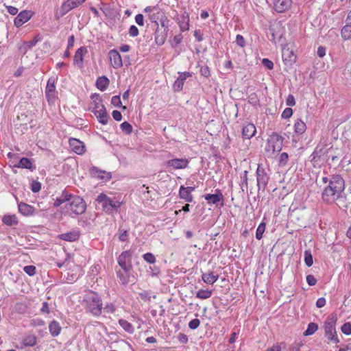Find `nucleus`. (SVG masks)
I'll return each instance as SVG.
<instances>
[{"label": "nucleus", "instance_id": "f257e3e1", "mask_svg": "<svg viewBox=\"0 0 351 351\" xmlns=\"http://www.w3.org/2000/svg\"><path fill=\"white\" fill-rule=\"evenodd\" d=\"M322 182L328 185L324 188L322 193V199L327 203H333L341 197L345 189V182L339 175H333L329 178H322Z\"/></svg>", "mask_w": 351, "mask_h": 351}, {"label": "nucleus", "instance_id": "f03ea898", "mask_svg": "<svg viewBox=\"0 0 351 351\" xmlns=\"http://www.w3.org/2000/svg\"><path fill=\"white\" fill-rule=\"evenodd\" d=\"M84 306L87 312L95 317L101 314L102 301L101 298L95 292H90L83 300Z\"/></svg>", "mask_w": 351, "mask_h": 351}, {"label": "nucleus", "instance_id": "7ed1b4c3", "mask_svg": "<svg viewBox=\"0 0 351 351\" xmlns=\"http://www.w3.org/2000/svg\"><path fill=\"white\" fill-rule=\"evenodd\" d=\"M96 200L101 204L102 209L108 214L117 212L121 206V202L119 200L115 197L111 198L104 193H100Z\"/></svg>", "mask_w": 351, "mask_h": 351}, {"label": "nucleus", "instance_id": "20e7f679", "mask_svg": "<svg viewBox=\"0 0 351 351\" xmlns=\"http://www.w3.org/2000/svg\"><path fill=\"white\" fill-rule=\"evenodd\" d=\"M336 322V317L335 315H330L325 320L324 325L325 337L330 342L333 343L339 342L335 328Z\"/></svg>", "mask_w": 351, "mask_h": 351}, {"label": "nucleus", "instance_id": "39448f33", "mask_svg": "<svg viewBox=\"0 0 351 351\" xmlns=\"http://www.w3.org/2000/svg\"><path fill=\"white\" fill-rule=\"evenodd\" d=\"M69 205L72 213L77 215L83 214L86 209L85 201L77 195H71Z\"/></svg>", "mask_w": 351, "mask_h": 351}, {"label": "nucleus", "instance_id": "423d86ee", "mask_svg": "<svg viewBox=\"0 0 351 351\" xmlns=\"http://www.w3.org/2000/svg\"><path fill=\"white\" fill-rule=\"evenodd\" d=\"M282 138L277 134H273L268 139L267 151L271 153L279 152L282 149Z\"/></svg>", "mask_w": 351, "mask_h": 351}, {"label": "nucleus", "instance_id": "0eeeda50", "mask_svg": "<svg viewBox=\"0 0 351 351\" xmlns=\"http://www.w3.org/2000/svg\"><path fill=\"white\" fill-rule=\"evenodd\" d=\"M131 259L132 254L130 251L123 252L118 257V264L126 274H129L132 269Z\"/></svg>", "mask_w": 351, "mask_h": 351}, {"label": "nucleus", "instance_id": "6e6552de", "mask_svg": "<svg viewBox=\"0 0 351 351\" xmlns=\"http://www.w3.org/2000/svg\"><path fill=\"white\" fill-rule=\"evenodd\" d=\"M86 0H66L61 7L59 13L56 14L57 17H62L73 9L82 4Z\"/></svg>", "mask_w": 351, "mask_h": 351}, {"label": "nucleus", "instance_id": "1a4fd4ad", "mask_svg": "<svg viewBox=\"0 0 351 351\" xmlns=\"http://www.w3.org/2000/svg\"><path fill=\"white\" fill-rule=\"evenodd\" d=\"M204 199L207 201L209 205L221 206L223 205V195L219 189H215L213 194H206L204 195Z\"/></svg>", "mask_w": 351, "mask_h": 351}, {"label": "nucleus", "instance_id": "9d476101", "mask_svg": "<svg viewBox=\"0 0 351 351\" xmlns=\"http://www.w3.org/2000/svg\"><path fill=\"white\" fill-rule=\"evenodd\" d=\"M256 180L258 189L264 190L268 184L269 177L261 165H258L256 169Z\"/></svg>", "mask_w": 351, "mask_h": 351}, {"label": "nucleus", "instance_id": "9b49d317", "mask_svg": "<svg viewBox=\"0 0 351 351\" xmlns=\"http://www.w3.org/2000/svg\"><path fill=\"white\" fill-rule=\"evenodd\" d=\"M56 78L50 77L47 83L45 95L49 102H53L56 98Z\"/></svg>", "mask_w": 351, "mask_h": 351}, {"label": "nucleus", "instance_id": "f8f14e48", "mask_svg": "<svg viewBox=\"0 0 351 351\" xmlns=\"http://www.w3.org/2000/svg\"><path fill=\"white\" fill-rule=\"evenodd\" d=\"M194 186H180L179 189V197L186 202H191L193 199L192 192L194 191Z\"/></svg>", "mask_w": 351, "mask_h": 351}, {"label": "nucleus", "instance_id": "ddd939ff", "mask_svg": "<svg viewBox=\"0 0 351 351\" xmlns=\"http://www.w3.org/2000/svg\"><path fill=\"white\" fill-rule=\"evenodd\" d=\"M88 53L86 47H80L75 52L73 58V64L78 68L82 69L83 67L84 56Z\"/></svg>", "mask_w": 351, "mask_h": 351}, {"label": "nucleus", "instance_id": "4468645a", "mask_svg": "<svg viewBox=\"0 0 351 351\" xmlns=\"http://www.w3.org/2000/svg\"><path fill=\"white\" fill-rule=\"evenodd\" d=\"M69 146L72 151L77 154L82 155L85 152L84 143L77 138H71L69 139Z\"/></svg>", "mask_w": 351, "mask_h": 351}, {"label": "nucleus", "instance_id": "2eb2a0df", "mask_svg": "<svg viewBox=\"0 0 351 351\" xmlns=\"http://www.w3.org/2000/svg\"><path fill=\"white\" fill-rule=\"evenodd\" d=\"M108 55L111 64L114 69H118L123 66L121 56L117 50H110Z\"/></svg>", "mask_w": 351, "mask_h": 351}, {"label": "nucleus", "instance_id": "dca6fc26", "mask_svg": "<svg viewBox=\"0 0 351 351\" xmlns=\"http://www.w3.org/2000/svg\"><path fill=\"white\" fill-rule=\"evenodd\" d=\"M93 112L97 117L99 123L103 125L107 124L109 117L105 107H101L99 110H93Z\"/></svg>", "mask_w": 351, "mask_h": 351}, {"label": "nucleus", "instance_id": "f3484780", "mask_svg": "<svg viewBox=\"0 0 351 351\" xmlns=\"http://www.w3.org/2000/svg\"><path fill=\"white\" fill-rule=\"evenodd\" d=\"M31 18L29 11L23 10L14 19V25L16 27L21 26L23 24L28 21Z\"/></svg>", "mask_w": 351, "mask_h": 351}, {"label": "nucleus", "instance_id": "a211bd4d", "mask_svg": "<svg viewBox=\"0 0 351 351\" xmlns=\"http://www.w3.org/2000/svg\"><path fill=\"white\" fill-rule=\"evenodd\" d=\"M291 3V0H276L274 3V9L279 13L284 12L290 8Z\"/></svg>", "mask_w": 351, "mask_h": 351}, {"label": "nucleus", "instance_id": "6ab92c4d", "mask_svg": "<svg viewBox=\"0 0 351 351\" xmlns=\"http://www.w3.org/2000/svg\"><path fill=\"white\" fill-rule=\"evenodd\" d=\"M256 132V127L252 123H247L243 128L242 135L246 139L253 137Z\"/></svg>", "mask_w": 351, "mask_h": 351}, {"label": "nucleus", "instance_id": "aec40b11", "mask_svg": "<svg viewBox=\"0 0 351 351\" xmlns=\"http://www.w3.org/2000/svg\"><path fill=\"white\" fill-rule=\"evenodd\" d=\"M90 174L97 178H99L102 180H109L111 178L110 173L105 171H101L95 167H93L90 169Z\"/></svg>", "mask_w": 351, "mask_h": 351}, {"label": "nucleus", "instance_id": "412c9836", "mask_svg": "<svg viewBox=\"0 0 351 351\" xmlns=\"http://www.w3.org/2000/svg\"><path fill=\"white\" fill-rule=\"evenodd\" d=\"M18 208L19 213L23 216L33 215L34 212V208L32 206L24 202L19 203Z\"/></svg>", "mask_w": 351, "mask_h": 351}, {"label": "nucleus", "instance_id": "4be33fe9", "mask_svg": "<svg viewBox=\"0 0 351 351\" xmlns=\"http://www.w3.org/2000/svg\"><path fill=\"white\" fill-rule=\"evenodd\" d=\"M60 239L66 241H75L80 237V233L78 231L73 230L69 232L61 234L59 236Z\"/></svg>", "mask_w": 351, "mask_h": 351}, {"label": "nucleus", "instance_id": "5701e85b", "mask_svg": "<svg viewBox=\"0 0 351 351\" xmlns=\"http://www.w3.org/2000/svg\"><path fill=\"white\" fill-rule=\"evenodd\" d=\"M202 278L205 283L208 285H213L218 280L219 275L215 274L214 272L211 271L203 274Z\"/></svg>", "mask_w": 351, "mask_h": 351}, {"label": "nucleus", "instance_id": "b1692460", "mask_svg": "<svg viewBox=\"0 0 351 351\" xmlns=\"http://www.w3.org/2000/svg\"><path fill=\"white\" fill-rule=\"evenodd\" d=\"M61 330H62V328L60 326V324L57 321L53 320L49 323V330L50 334L53 337L58 336L60 334Z\"/></svg>", "mask_w": 351, "mask_h": 351}, {"label": "nucleus", "instance_id": "393cba45", "mask_svg": "<svg viewBox=\"0 0 351 351\" xmlns=\"http://www.w3.org/2000/svg\"><path fill=\"white\" fill-rule=\"evenodd\" d=\"M282 58L285 62L291 63L294 61V53L287 47H284L282 51Z\"/></svg>", "mask_w": 351, "mask_h": 351}, {"label": "nucleus", "instance_id": "a878e982", "mask_svg": "<svg viewBox=\"0 0 351 351\" xmlns=\"http://www.w3.org/2000/svg\"><path fill=\"white\" fill-rule=\"evenodd\" d=\"M110 84L108 78L106 76H101L97 78L96 86L101 91H104Z\"/></svg>", "mask_w": 351, "mask_h": 351}, {"label": "nucleus", "instance_id": "bb28decb", "mask_svg": "<svg viewBox=\"0 0 351 351\" xmlns=\"http://www.w3.org/2000/svg\"><path fill=\"white\" fill-rule=\"evenodd\" d=\"M71 194L67 193L66 192H63L60 197H57L53 203V206L55 207H58L63 203L68 202L69 203L70 199L71 197Z\"/></svg>", "mask_w": 351, "mask_h": 351}, {"label": "nucleus", "instance_id": "cd10ccee", "mask_svg": "<svg viewBox=\"0 0 351 351\" xmlns=\"http://www.w3.org/2000/svg\"><path fill=\"white\" fill-rule=\"evenodd\" d=\"M38 42V40L33 39L29 41L24 42L22 45L19 47V50L23 54H25L29 49L34 47Z\"/></svg>", "mask_w": 351, "mask_h": 351}, {"label": "nucleus", "instance_id": "c85d7f7f", "mask_svg": "<svg viewBox=\"0 0 351 351\" xmlns=\"http://www.w3.org/2000/svg\"><path fill=\"white\" fill-rule=\"evenodd\" d=\"M306 130V125L301 119H298L294 123V131L296 134L301 135Z\"/></svg>", "mask_w": 351, "mask_h": 351}, {"label": "nucleus", "instance_id": "c756f323", "mask_svg": "<svg viewBox=\"0 0 351 351\" xmlns=\"http://www.w3.org/2000/svg\"><path fill=\"white\" fill-rule=\"evenodd\" d=\"M2 221L7 226H14L18 223V219L15 215H5L2 218Z\"/></svg>", "mask_w": 351, "mask_h": 351}, {"label": "nucleus", "instance_id": "7c9ffc66", "mask_svg": "<svg viewBox=\"0 0 351 351\" xmlns=\"http://www.w3.org/2000/svg\"><path fill=\"white\" fill-rule=\"evenodd\" d=\"M341 35L344 40H348L351 38V25L347 24L342 27L341 30Z\"/></svg>", "mask_w": 351, "mask_h": 351}, {"label": "nucleus", "instance_id": "2f4dec72", "mask_svg": "<svg viewBox=\"0 0 351 351\" xmlns=\"http://www.w3.org/2000/svg\"><path fill=\"white\" fill-rule=\"evenodd\" d=\"M36 343H37V338L35 335H32L26 336L22 340V344L25 347L34 346Z\"/></svg>", "mask_w": 351, "mask_h": 351}, {"label": "nucleus", "instance_id": "473e14b6", "mask_svg": "<svg viewBox=\"0 0 351 351\" xmlns=\"http://www.w3.org/2000/svg\"><path fill=\"white\" fill-rule=\"evenodd\" d=\"M189 77H191V74L189 72L179 73V76L177 77V90L182 88L184 81Z\"/></svg>", "mask_w": 351, "mask_h": 351}, {"label": "nucleus", "instance_id": "72a5a7b5", "mask_svg": "<svg viewBox=\"0 0 351 351\" xmlns=\"http://www.w3.org/2000/svg\"><path fill=\"white\" fill-rule=\"evenodd\" d=\"M119 324L125 331H126L129 333H132L134 332L133 326L127 320L123 319H120L119 320Z\"/></svg>", "mask_w": 351, "mask_h": 351}, {"label": "nucleus", "instance_id": "f704fd0d", "mask_svg": "<svg viewBox=\"0 0 351 351\" xmlns=\"http://www.w3.org/2000/svg\"><path fill=\"white\" fill-rule=\"evenodd\" d=\"M180 29L184 32L189 29V15H183L182 19L179 21Z\"/></svg>", "mask_w": 351, "mask_h": 351}, {"label": "nucleus", "instance_id": "c9c22d12", "mask_svg": "<svg viewBox=\"0 0 351 351\" xmlns=\"http://www.w3.org/2000/svg\"><path fill=\"white\" fill-rule=\"evenodd\" d=\"M17 167L19 168H24V169H31L32 167V163L31 160L27 158H22L18 165H16Z\"/></svg>", "mask_w": 351, "mask_h": 351}, {"label": "nucleus", "instance_id": "e433bc0d", "mask_svg": "<svg viewBox=\"0 0 351 351\" xmlns=\"http://www.w3.org/2000/svg\"><path fill=\"white\" fill-rule=\"evenodd\" d=\"M212 295V291L208 289H200L196 293V297L205 300L209 298Z\"/></svg>", "mask_w": 351, "mask_h": 351}, {"label": "nucleus", "instance_id": "4c0bfd02", "mask_svg": "<svg viewBox=\"0 0 351 351\" xmlns=\"http://www.w3.org/2000/svg\"><path fill=\"white\" fill-rule=\"evenodd\" d=\"M318 329V325L315 323L311 322L308 324L307 329L304 332V336H309L314 334Z\"/></svg>", "mask_w": 351, "mask_h": 351}, {"label": "nucleus", "instance_id": "58836bf2", "mask_svg": "<svg viewBox=\"0 0 351 351\" xmlns=\"http://www.w3.org/2000/svg\"><path fill=\"white\" fill-rule=\"evenodd\" d=\"M162 16V13L160 9L157 7V11H153L149 16L150 21L152 23H157V21Z\"/></svg>", "mask_w": 351, "mask_h": 351}, {"label": "nucleus", "instance_id": "ea45409f", "mask_svg": "<svg viewBox=\"0 0 351 351\" xmlns=\"http://www.w3.org/2000/svg\"><path fill=\"white\" fill-rule=\"evenodd\" d=\"M265 223L262 222L261 223L257 229H256V238L258 239V240H261L262 238H263V234L265 230Z\"/></svg>", "mask_w": 351, "mask_h": 351}, {"label": "nucleus", "instance_id": "a19ab883", "mask_svg": "<svg viewBox=\"0 0 351 351\" xmlns=\"http://www.w3.org/2000/svg\"><path fill=\"white\" fill-rule=\"evenodd\" d=\"M189 159L186 158H177V169H185L188 167Z\"/></svg>", "mask_w": 351, "mask_h": 351}, {"label": "nucleus", "instance_id": "79ce46f5", "mask_svg": "<svg viewBox=\"0 0 351 351\" xmlns=\"http://www.w3.org/2000/svg\"><path fill=\"white\" fill-rule=\"evenodd\" d=\"M304 262L308 267H311L313 263V256L309 250L304 252Z\"/></svg>", "mask_w": 351, "mask_h": 351}, {"label": "nucleus", "instance_id": "37998d69", "mask_svg": "<svg viewBox=\"0 0 351 351\" xmlns=\"http://www.w3.org/2000/svg\"><path fill=\"white\" fill-rule=\"evenodd\" d=\"M121 130L126 134H129L132 131V126L127 121L122 123L120 125Z\"/></svg>", "mask_w": 351, "mask_h": 351}, {"label": "nucleus", "instance_id": "c03bdc74", "mask_svg": "<svg viewBox=\"0 0 351 351\" xmlns=\"http://www.w3.org/2000/svg\"><path fill=\"white\" fill-rule=\"evenodd\" d=\"M102 308L106 313H114L117 309L116 306L113 303H107Z\"/></svg>", "mask_w": 351, "mask_h": 351}, {"label": "nucleus", "instance_id": "a18cd8bd", "mask_svg": "<svg viewBox=\"0 0 351 351\" xmlns=\"http://www.w3.org/2000/svg\"><path fill=\"white\" fill-rule=\"evenodd\" d=\"M23 271L29 276H33L36 274V267L34 265H27L23 267Z\"/></svg>", "mask_w": 351, "mask_h": 351}, {"label": "nucleus", "instance_id": "49530a36", "mask_svg": "<svg viewBox=\"0 0 351 351\" xmlns=\"http://www.w3.org/2000/svg\"><path fill=\"white\" fill-rule=\"evenodd\" d=\"M341 332L346 335H351V324L349 322L343 324L341 328Z\"/></svg>", "mask_w": 351, "mask_h": 351}, {"label": "nucleus", "instance_id": "de8ad7c7", "mask_svg": "<svg viewBox=\"0 0 351 351\" xmlns=\"http://www.w3.org/2000/svg\"><path fill=\"white\" fill-rule=\"evenodd\" d=\"M96 98L97 99L99 100V101H94L95 102V106H94V108L93 110H99L101 107H105L104 105H103L101 104V99H100L99 97V95L98 94H94L92 95V98Z\"/></svg>", "mask_w": 351, "mask_h": 351}, {"label": "nucleus", "instance_id": "09e8293b", "mask_svg": "<svg viewBox=\"0 0 351 351\" xmlns=\"http://www.w3.org/2000/svg\"><path fill=\"white\" fill-rule=\"evenodd\" d=\"M144 260L149 263H154L156 262L155 256L149 252H147L143 255Z\"/></svg>", "mask_w": 351, "mask_h": 351}, {"label": "nucleus", "instance_id": "8fccbe9b", "mask_svg": "<svg viewBox=\"0 0 351 351\" xmlns=\"http://www.w3.org/2000/svg\"><path fill=\"white\" fill-rule=\"evenodd\" d=\"M111 104L115 107H118V108L121 107V101L120 96H119V95L113 96L111 99Z\"/></svg>", "mask_w": 351, "mask_h": 351}, {"label": "nucleus", "instance_id": "3c124183", "mask_svg": "<svg viewBox=\"0 0 351 351\" xmlns=\"http://www.w3.org/2000/svg\"><path fill=\"white\" fill-rule=\"evenodd\" d=\"M199 324H200V321L199 319H193L189 322V327L191 330H195L196 328H197L199 327Z\"/></svg>", "mask_w": 351, "mask_h": 351}, {"label": "nucleus", "instance_id": "603ef678", "mask_svg": "<svg viewBox=\"0 0 351 351\" xmlns=\"http://www.w3.org/2000/svg\"><path fill=\"white\" fill-rule=\"evenodd\" d=\"M293 114V110L291 108H285L282 114L281 117L283 119H288L290 118Z\"/></svg>", "mask_w": 351, "mask_h": 351}, {"label": "nucleus", "instance_id": "864d4df0", "mask_svg": "<svg viewBox=\"0 0 351 351\" xmlns=\"http://www.w3.org/2000/svg\"><path fill=\"white\" fill-rule=\"evenodd\" d=\"M139 298L141 300H143L144 302H147L150 300L151 295L150 293L147 291H143L141 293H139Z\"/></svg>", "mask_w": 351, "mask_h": 351}, {"label": "nucleus", "instance_id": "5fc2aeb1", "mask_svg": "<svg viewBox=\"0 0 351 351\" xmlns=\"http://www.w3.org/2000/svg\"><path fill=\"white\" fill-rule=\"evenodd\" d=\"M306 279L308 285L310 286L315 285L317 283L316 278L311 274L308 275Z\"/></svg>", "mask_w": 351, "mask_h": 351}, {"label": "nucleus", "instance_id": "6e6d98bb", "mask_svg": "<svg viewBox=\"0 0 351 351\" xmlns=\"http://www.w3.org/2000/svg\"><path fill=\"white\" fill-rule=\"evenodd\" d=\"M117 274L123 284H126L128 282V274L125 273V275L121 271H119L117 272Z\"/></svg>", "mask_w": 351, "mask_h": 351}, {"label": "nucleus", "instance_id": "4d7b16f0", "mask_svg": "<svg viewBox=\"0 0 351 351\" xmlns=\"http://www.w3.org/2000/svg\"><path fill=\"white\" fill-rule=\"evenodd\" d=\"M129 34L132 37H135L138 35V29L135 25H132L129 29Z\"/></svg>", "mask_w": 351, "mask_h": 351}, {"label": "nucleus", "instance_id": "13d9d810", "mask_svg": "<svg viewBox=\"0 0 351 351\" xmlns=\"http://www.w3.org/2000/svg\"><path fill=\"white\" fill-rule=\"evenodd\" d=\"M262 63L268 69H272L274 67V63L267 58H263Z\"/></svg>", "mask_w": 351, "mask_h": 351}, {"label": "nucleus", "instance_id": "bf43d9fd", "mask_svg": "<svg viewBox=\"0 0 351 351\" xmlns=\"http://www.w3.org/2000/svg\"><path fill=\"white\" fill-rule=\"evenodd\" d=\"M286 104L288 106H293L295 104V98L292 95H289L286 99Z\"/></svg>", "mask_w": 351, "mask_h": 351}, {"label": "nucleus", "instance_id": "052dcab7", "mask_svg": "<svg viewBox=\"0 0 351 351\" xmlns=\"http://www.w3.org/2000/svg\"><path fill=\"white\" fill-rule=\"evenodd\" d=\"M135 21L138 25L143 26L144 25V19L143 14H136L135 16Z\"/></svg>", "mask_w": 351, "mask_h": 351}, {"label": "nucleus", "instance_id": "680f3d73", "mask_svg": "<svg viewBox=\"0 0 351 351\" xmlns=\"http://www.w3.org/2000/svg\"><path fill=\"white\" fill-rule=\"evenodd\" d=\"M178 339L181 343L186 344L188 342V337L185 334L180 333Z\"/></svg>", "mask_w": 351, "mask_h": 351}, {"label": "nucleus", "instance_id": "e2e57ef3", "mask_svg": "<svg viewBox=\"0 0 351 351\" xmlns=\"http://www.w3.org/2000/svg\"><path fill=\"white\" fill-rule=\"evenodd\" d=\"M112 116L113 119L117 121H119L122 119L121 113L118 110H113L112 112Z\"/></svg>", "mask_w": 351, "mask_h": 351}, {"label": "nucleus", "instance_id": "0e129e2a", "mask_svg": "<svg viewBox=\"0 0 351 351\" xmlns=\"http://www.w3.org/2000/svg\"><path fill=\"white\" fill-rule=\"evenodd\" d=\"M201 75L204 77H208L210 75V71L207 66H202L200 69Z\"/></svg>", "mask_w": 351, "mask_h": 351}, {"label": "nucleus", "instance_id": "69168bd1", "mask_svg": "<svg viewBox=\"0 0 351 351\" xmlns=\"http://www.w3.org/2000/svg\"><path fill=\"white\" fill-rule=\"evenodd\" d=\"M326 301L324 298H319L316 302V306L317 308H322L326 305Z\"/></svg>", "mask_w": 351, "mask_h": 351}, {"label": "nucleus", "instance_id": "338daca9", "mask_svg": "<svg viewBox=\"0 0 351 351\" xmlns=\"http://www.w3.org/2000/svg\"><path fill=\"white\" fill-rule=\"evenodd\" d=\"M236 42L238 45L241 47H243L245 45V40L244 38L238 34L236 37Z\"/></svg>", "mask_w": 351, "mask_h": 351}, {"label": "nucleus", "instance_id": "774afa93", "mask_svg": "<svg viewBox=\"0 0 351 351\" xmlns=\"http://www.w3.org/2000/svg\"><path fill=\"white\" fill-rule=\"evenodd\" d=\"M288 160V154L286 152H283L280 156V162L285 165Z\"/></svg>", "mask_w": 351, "mask_h": 351}]
</instances>
